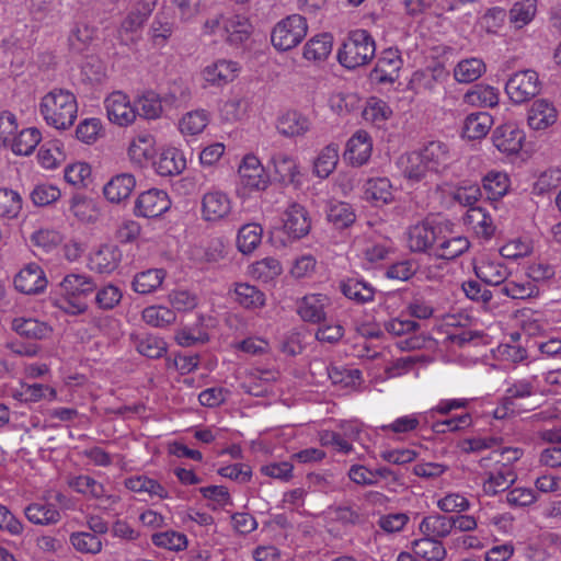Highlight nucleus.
Masks as SVG:
<instances>
[{
    "label": "nucleus",
    "instance_id": "5701e85b",
    "mask_svg": "<svg viewBox=\"0 0 561 561\" xmlns=\"http://www.w3.org/2000/svg\"><path fill=\"white\" fill-rule=\"evenodd\" d=\"M136 186V179L130 173L113 176L103 187L105 198L112 204L127 201Z\"/></svg>",
    "mask_w": 561,
    "mask_h": 561
},
{
    "label": "nucleus",
    "instance_id": "7ed1b4c3",
    "mask_svg": "<svg viewBox=\"0 0 561 561\" xmlns=\"http://www.w3.org/2000/svg\"><path fill=\"white\" fill-rule=\"evenodd\" d=\"M376 53L374 37L366 30L358 28L348 33L337 50L339 62L347 69L367 65Z\"/></svg>",
    "mask_w": 561,
    "mask_h": 561
},
{
    "label": "nucleus",
    "instance_id": "603ef678",
    "mask_svg": "<svg viewBox=\"0 0 561 561\" xmlns=\"http://www.w3.org/2000/svg\"><path fill=\"white\" fill-rule=\"evenodd\" d=\"M467 218L478 236L490 239L494 234L495 226L491 215L484 208L470 207Z\"/></svg>",
    "mask_w": 561,
    "mask_h": 561
},
{
    "label": "nucleus",
    "instance_id": "f8f14e48",
    "mask_svg": "<svg viewBox=\"0 0 561 561\" xmlns=\"http://www.w3.org/2000/svg\"><path fill=\"white\" fill-rule=\"evenodd\" d=\"M440 232V227L433 226L427 221L412 226L408 231L409 249L413 252H431L433 254Z\"/></svg>",
    "mask_w": 561,
    "mask_h": 561
},
{
    "label": "nucleus",
    "instance_id": "79ce46f5",
    "mask_svg": "<svg viewBox=\"0 0 561 561\" xmlns=\"http://www.w3.org/2000/svg\"><path fill=\"white\" fill-rule=\"evenodd\" d=\"M167 273L163 268H150L139 272L133 280V289L140 294L147 295L156 291L165 278Z\"/></svg>",
    "mask_w": 561,
    "mask_h": 561
},
{
    "label": "nucleus",
    "instance_id": "de8ad7c7",
    "mask_svg": "<svg viewBox=\"0 0 561 561\" xmlns=\"http://www.w3.org/2000/svg\"><path fill=\"white\" fill-rule=\"evenodd\" d=\"M42 139L39 129L30 127L21 130L18 136H13L11 142L12 151L19 156L31 154Z\"/></svg>",
    "mask_w": 561,
    "mask_h": 561
},
{
    "label": "nucleus",
    "instance_id": "ea45409f",
    "mask_svg": "<svg viewBox=\"0 0 561 561\" xmlns=\"http://www.w3.org/2000/svg\"><path fill=\"white\" fill-rule=\"evenodd\" d=\"M131 340L137 352L151 359L162 357L168 351L163 339L152 334H133Z\"/></svg>",
    "mask_w": 561,
    "mask_h": 561
},
{
    "label": "nucleus",
    "instance_id": "6e6d98bb",
    "mask_svg": "<svg viewBox=\"0 0 561 561\" xmlns=\"http://www.w3.org/2000/svg\"><path fill=\"white\" fill-rule=\"evenodd\" d=\"M209 123V115L204 110L186 113L180 121L179 127L183 135L195 136L201 134Z\"/></svg>",
    "mask_w": 561,
    "mask_h": 561
},
{
    "label": "nucleus",
    "instance_id": "4c0bfd02",
    "mask_svg": "<svg viewBox=\"0 0 561 561\" xmlns=\"http://www.w3.org/2000/svg\"><path fill=\"white\" fill-rule=\"evenodd\" d=\"M156 141L152 135L142 133L137 135L128 147L130 160L137 164H145L156 154Z\"/></svg>",
    "mask_w": 561,
    "mask_h": 561
},
{
    "label": "nucleus",
    "instance_id": "4468645a",
    "mask_svg": "<svg viewBox=\"0 0 561 561\" xmlns=\"http://www.w3.org/2000/svg\"><path fill=\"white\" fill-rule=\"evenodd\" d=\"M525 140L524 131L513 123L497 126L492 133L493 145L506 154L517 153Z\"/></svg>",
    "mask_w": 561,
    "mask_h": 561
},
{
    "label": "nucleus",
    "instance_id": "4d7b16f0",
    "mask_svg": "<svg viewBox=\"0 0 561 561\" xmlns=\"http://www.w3.org/2000/svg\"><path fill=\"white\" fill-rule=\"evenodd\" d=\"M263 229L257 224H247L239 229L238 249L242 253H251L261 243Z\"/></svg>",
    "mask_w": 561,
    "mask_h": 561
},
{
    "label": "nucleus",
    "instance_id": "c756f323",
    "mask_svg": "<svg viewBox=\"0 0 561 561\" xmlns=\"http://www.w3.org/2000/svg\"><path fill=\"white\" fill-rule=\"evenodd\" d=\"M411 550L417 559L424 561H444L447 557L443 541L428 536L411 541Z\"/></svg>",
    "mask_w": 561,
    "mask_h": 561
},
{
    "label": "nucleus",
    "instance_id": "3c124183",
    "mask_svg": "<svg viewBox=\"0 0 561 561\" xmlns=\"http://www.w3.org/2000/svg\"><path fill=\"white\" fill-rule=\"evenodd\" d=\"M339 161V147L330 144L324 147L313 163V172L318 178H328L335 169Z\"/></svg>",
    "mask_w": 561,
    "mask_h": 561
},
{
    "label": "nucleus",
    "instance_id": "c03bdc74",
    "mask_svg": "<svg viewBox=\"0 0 561 561\" xmlns=\"http://www.w3.org/2000/svg\"><path fill=\"white\" fill-rule=\"evenodd\" d=\"M404 176L413 182L425 181L430 183L436 172L430 169V165L425 163L422 154L419 151H414L408 157L407 165L403 170Z\"/></svg>",
    "mask_w": 561,
    "mask_h": 561
},
{
    "label": "nucleus",
    "instance_id": "f03ea898",
    "mask_svg": "<svg viewBox=\"0 0 561 561\" xmlns=\"http://www.w3.org/2000/svg\"><path fill=\"white\" fill-rule=\"evenodd\" d=\"M39 112L49 126L68 129L77 119L76 95L66 89H53L42 98Z\"/></svg>",
    "mask_w": 561,
    "mask_h": 561
},
{
    "label": "nucleus",
    "instance_id": "bf43d9fd",
    "mask_svg": "<svg viewBox=\"0 0 561 561\" xmlns=\"http://www.w3.org/2000/svg\"><path fill=\"white\" fill-rule=\"evenodd\" d=\"M22 209V198L13 190L0 188V218H16Z\"/></svg>",
    "mask_w": 561,
    "mask_h": 561
},
{
    "label": "nucleus",
    "instance_id": "4be33fe9",
    "mask_svg": "<svg viewBox=\"0 0 561 561\" xmlns=\"http://www.w3.org/2000/svg\"><path fill=\"white\" fill-rule=\"evenodd\" d=\"M340 291L350 300L358 305L375 299L376 290L373 285L360 277H345L339 282Z\"/></svg>",
    "mask_w": 561,
    "mask_h": 561
},
{
    "label": "nucleus",
    "instance_id": "a878e982",
    "mask_svg": "<svg viewBox=\"0 0 561 561\" xmlns=\"http://www.w3.org/2000/svg\"><path fill=\"white\" fill-rule=\"evenodd\" d=\"M554 105L545 99L536 100L528 112V125L531 129L542 130L557 122Z\"/></svg>",
    "mask_w": 561,
    "mask_h": 561
},
{
    "label": "nucleus",
    "instance_id": "aec40b11",
    "mask_svg": "<svg viewBox=\"0 0 561 561\" xmlns=\"http://www.w3.org/2000/svg\"><path fill=\"white\" fill-rule=\"evenodd\" d=\"M122 261V251L115 244H103L89 259L90 270L100 274L115 271Z\"/></svg>",
    "mask_w": 561,
    "mask_h": 561
},
{
    "label": "nucleus",
    "instance_id": "9b49d317",
    "mask_svg": "<svg viewBox=\"0 0 561 561\" xmlns=\"http://www.w3.org/2000/svg\"><path fill=\"white\" fill-rule=\"evenodd\" d=\"M238 173L240 184L250 192L263 191L267 187L268 176L260 160L253 154H248L243 158Z\"/></svg>",
    "mask_w": 561,
    "mask_h": 561
},
{
    "label": "nucleus",
    "instance_id": "2f4dec72",
    "mask_svg": "<svg viewBox=\"0 0 561 561\" xmlns=\"http://www.w3.org/2000/svg\"><path fill=\"white\" fill-rule=\"evenodd\" d=\"M154 168L161 176H173L180 174L186 168V160L179 149L167 148L154 161Z\"/></svg>",
    "mask_w": 561,
    "mask_h": 561
},
{
    "label": "nucleus",
    "instance_id": "cd10ccee",
    "mask_svg": "<svg viewBox=\"0 0 561 561\" xmlns=\"http://www.w3.org/2000/svg\"><path fill=\"white\" fill-rule=\"evenodd\" d=\"M239 69L236 61L220 59L205 67L202 73L206 82L213 85H224L237 77Z\"/></svg>",
    "mask_w": 561,
    "mask_h": 561
},
{
    "label": "nucleus",
    "instance_id": "69168bd1",
    "mask_svg": "<svg viewBox=\"0 0 561 561\" xmlns=\"http://www.w3.org/2000/svg\"><path fill=\"white\" fill-rule=\"evenodd\" d=\"M151 540L157 547L174 551L182 550L187 545L186 536L174 530L153 534Z\"/></svg>",
    "mask_w": 561,
    "mask_h": 561
},
{
    "label": "nucleus",
    "instance_id": "393cba45",
    "mask_svg": "<svg viewBox=\"0 0 561 561\" xmlns=\"http://www.w3.org/2000/svg\"><path fill=\"white\" fill-rule=\"evenodd\" d=\"M454 529L453 516L434 513L422 518L419 530L423 536H428L433 539L447 538Z\"/></svg>",
    "mask_w": 561,
    "mask_h": 561
},
{
    "label": "nucleus",
    "instance_id": "1a4fd4ad",
    "mask_svg": "<svg viewBox=\"0 0 561 561\" xmlns=\"http://www.w3.org/2000/svg\"><path fill=\"white\" fill-rule=\"evenodd\" d=\"M170 206L171 201L167 192L151 188L136 198L134 214L138 217L156 218L164 214Z\"/></svg>",
    "mask_w": 561,
    "mask_h": 561
},
{
    "label": "nucleus",
    "instance_id": "dca6fc26",
    "mask_svg": "<svg viewBox=\"0 0 561 561\" xmlns=\"http://www.w3.org/2000/svg\"><path fill=\"white\" fill-rule=\"evenodd\" d=\"M476 276L486 285L501 287L511 272L501 260L481 257L473 265Z\"/></svg>",
    "mask_w": 561,
    "mask_h": 561
},
{
    "label": "nucleus",
    "instance_id": "a211bd4d",
    "mask_svg": "<svg viewBox=\"0 0 561 561\" xmlns=\"http://www.w3.org/2000/svg\"><path fill=\"white\" fill-rule=\"evenodd\" d=\"M363 194L365 201L376 207L388 205L394 198L392 184L386 176L368 179L364 183Z\"/></svg>",
    "mask_w": 561,
    "mask_h": 561
},
{
    "label": "nucleus",
    "instance_id": "13d9d810",
    "mask_svg": "<svg viewBox=\"0 0 561 561\" xmlns=\"http://www.w3.org/2000/svg\"><path fill=\"white\" fill-rule=\"evenodd\" d=\"M510 187L507 174L499 171H491L483 178V188L488 198L497 199L506 194Z\"/></svg>",
    "mask_w": 561,
    "mask_h": 561
},
{
    "label": "nucleus",
    "instance_id": "09e8293b",
    "mask_svg": "<svg viewBox=\"0 0 561 561\" xmlns=\"http://www.w3.org/2000/svg\"><path fill=\"white\" fill-rule=\"evenodd\" d=\"M328 377L332 383L341 386L342 388L355 389L363 380V375L359 369L346 368L343 366H329L327 368Z\"/></svg>",
    "mask_w": 561,
    "mask_h": 561
},
{
    "label": "nucleus",
    "instance_id": "864d4df0",
    "mask_svg": "<svg viewBox=\"0 0 561 561\" xmlns=\"http://www.w3.org/2000/svg\"><path fill=\"white\" fill-rule=\"evenodd\" d=\"M68 485L76 492L91 499H101L105 495L104 485L87 474L70 478Z\"/></svg>",
    "mask_w": 561,
    "mask_h": 561
},
{
    "label": "nucleus",
    "instance_id": "473e14b6",
    "mask_svg": "<svg viewBox=\"0 0 561 561\" xmlns=\"http://www.w3.org/2000/svg\"><path fill=\"white\" fill-rule=\"evenodd\" d=\"M174 31V19L165 11H159L150 25L149 36L157 47H164Z\"/></svg>",
    "mask_w": 561,
    "mask_h": 561
},
{
    "label": "nucleus",
    "instance_id": "58836bf2",
    "mask_svg": "<svg viewBox=\"0 0 561 561\" xmlns=\"http://www.w3.org/2000/svg\"><path fill=\"white\" fill-rule=\"evenodd\" d=\"M327 219L336 229H346L356 220L353 207L340 201H330L325 207Z\"/></svg>",
    "mask_w": 561,
    "mask_h": 561
},
{
    "label": "nucleus",
    "instance_id": "c85d7f7f",
    "mask_svg": "<svg viewBox=\"0 0 561 561\" xmlns=\"http://www.w3.org/2000/svg\"><path fill=\"white\" fill-rule=\"evenodd\" d=\"M222 30L227 42L231 45H240L250 37L253 27L247 16L234 14L224 18Z\"/></svg>",
    "mask_w": 561,
    "mask_h": 561
},
{
    "label": "nucleus",
    "instance_id": "f704fd0d",
    "mask_svg": "<svg viewBox=\"0 0 561 561\" xmlns=\"http://www.w3.org/2000/svg\"><path fill=\"white\" fill-rule=\"evenodd\" d=\"M517 476L511 466L501 465L500 468L491 471L483 482V491L486 495H495L507 490L516 480Z\"/></svg>",
    "mask_w": 561,
    "mask_h": 561
},
{
    "label": "nucleus",
    "instance_id": "423d86ee",
    "mask_svg": "<svg viewBox=\"0 0 561 561\" xmlns=\"http://www.w3.org/2000/svg\"><path fill=\"white\" fill-rule=\"evenodd\" d=\"M540 89L538 73L531 69L513 73L505 84V91L515 104L528 102L540 92Z\"/></svg>",
    "mask_w": 561,
    "mask_h": 561
},
{
    "label": "nucleus",
    "instance_id": "0eeeda50",
    "mask_svg": "<svg viewBox=\"0 0 561 561\" xmlns=\"http://www.w3.org/2000/svg\"><path fill=\"white\" fill-rule=\"evenodd\" d=\"M232 199L219 188H210L201 199V216L206 222L217 224L227 220L232 214Z\"/></svg>",
    "mask_w": 561,
    "mask_h": 561
},
{
    "label": "nucleus",
    "instance_id": "5fc2aeb1",
    "mask_svg": "<svg viewBox=\"0 0 561 561\" xmlns=\"http://www.w3.org/2000/svg\"><path fill=\"white\" fill-rule=\"evenodd\" d=\"M512 299H528L538 295V288L531 280H505L497 289Z\"/></svg>",
    "mask_w": 561,
    "mask_h": 561
},
{
    "label": "nucleus",
    "instance_id": "6e6552de",
    "mask_svg": "<svg viewBox=\"0 0 561 561\" xmlns=\"http://www.w3.org/2000/svg\"><path fill=\"white\" fill-rule=\"evenodd\" d=\"M156 4L157 0H139L131 7L118 28V36L122 43L127 45L135 42V34L142 27Z\"/></svg>",
    "mask_w": 561,
    "mask_h": 561
},
{
    "label": "nucleus",
    "instance_id": "c9c22d12",
    "mask_svg": "<svg viewBox=\"0 0 561 561\" xmlns=\"http://www.w3.org/2000/svg\"><path fill=\"white\" fill-rule=\"evenodd\" d=\"M469 248L470 242L466 237L457 236L445 238L439 234L433 255L437 259L450 261L462 255Z\"/></svg>",
    "mask_w": 561,
    "mask_h": 561
},
{
    "label": "nucleus",
    "instance_id": "412c9836",
    "mask_svg": "<svg viewBox=\"0 0 561 561\" xmlns=\"http://www.w3.org/2000/svg\"><path fill=\"white\" fill-rule=\"evenodd\" d=\"M401 67L402 59L398 49H386L377 60L373 78L380 83H392L397 80Z\"/></svg>",
    "mask_w": 561,
    "mask_h": 561
},
{
    "label": "nucleus",
    "instance_id": "49530a36",
    "mask_svg": "<svg viewBox=\"0 0 561 561\" xmlns=\"http://www.w3.org/2000/svg\"><path fill=\"white\" fill-rule=\"evenodd\" d=\"M537 12V0H516L508 12L510 23L515 28L529 24Z\"/></svg>",
    "mask_w": 561,
    "mask_h": 561
},
{
    "label": "nucleus",
    "instance_id": "0e129e2a",
    "mask_svg": "<svg viewBox=\"0 0 561 561\" xmlns=\"http://www.w3.org/2000/svg\"><path fill=\"white\" fill-rule=\"evenodd\" d=\"M142 319L152 327L163 328L175 321V313L168 307L150 306L142 311Z\"/></svg>",
    "mask_w": 561,
    "mask_h": 561
},
{
    "label": "nucleus",
    "instance_id": "ddd939ff",
    "mask_svg": "<svg viewBox=\"0 0 561 561\" xmlns=\"http://www.w3.org/2000/svg\"><path fill=\"white\" fill-rule=\"evenodd\" d=\"M331 299L325 294H308L297 302V313L305 322L321 323L327 319L325 309Z\"/></svg>",
    "mask_w": 561,
    "mask_h": 561
},
{
    "label": "nucleus",
    "instance_id": "8fccbe9b",
    "mask_svg": "<svg viewBox=\"0 0 561 561\" xmlns=\"http://www.w3.org/2000/svg\"><path fill=\"white\" fill-rule=\"evenodd\" d=\"M236 301L245 309H259L265 305V295L259 288L240 283L234 288Z\"/></svg>",
    "mask_w": 561,
    "mask_h": 561
},
{
    "label": "nucleus",
    "instance_id": "6ab92c4d",
    "mask_svg": "<svg viewBox=\"0 0 561 561\" xmlns=\"http://www.w3.org/2000/svg\"><path fill=\"white\" fill-rule=\"evenodd\" d=\"M25 518L33 525L53 526L61 520V513L54 503L36 501L23 510Z\"/></svg>",
    "mask_w": 561,
    "mask_h": 561
},
{
    "label": "nucleus",
    "instance_id": "052dcab7",
    "mask_svg": "<svg viewBox=\"0 0 561 561\" xmlns=\"http://www.w3.org/2000/svg\"><path fill=\"white\" fill-rule=\"evenodd\" d=\"M71 546L81 553L96 554L102 550V541L90 531H78L70 535Z\"/></svg>",
    "mask_w": 561,
    "mask_h": 561
},
{
    "label": "nucleus",
    "instance_id": "680f3d73",
    "mask_svg": "<svg viewBox=\"0 0 561 561\" xmlns=\"http://www.w3.org/2000/svg\"><path fill=\"white\" fill-rule=\"evenodd\" d=\"M48 396L54 398L56 396L55 390L42 383H23L21 388L13 393L15 399L23 402H37Z\"/></svg>",
    "mask_w": 561,
    "mask_h": 561
},
{
    "label": "nucleus",
    "instance_id": "e2e57ef3",
    "mask_svg": "<svg viewBox=\"0 0 561 561\" xmlns=\"http://www.w3.org/2000/svg\"><path fill=\"white\" fill-rule=\"evenodd\" d=\"M134 106L137 111V115L147 119L158 118L162 113L161 101L159 96L151 91L142 94Z\"/></svg>",
    "mask_w": 561,
    "mask_h": 561
},
{
    "label": "nucleus",
    "instance_id": "f3484780",
    "mask_svg": "<svg viewBox=\"0 0 561 561\" xmlns=\"http://www.w3.org/2000/svg\"><path fill=\"white\" fill-rule=\"evenodd\" d=\"M47 286V279L42 267L36 263L27 264L14 277V287L20 293L35 295Z\"/></svg>",
    "mask_w": 561,
    "mask_h": 561
},
{
    "label": "nucleus",
    "instance_id": "37998d69",
    "mask_svg": "<svg viewBox=\"0 0 561 561\" xmlns=\"http://www.w3.org/2000/svg\"><path fill=\"white\" fill-rule=\"evenodd\" d=\"M485 64L477 57L460 60L454 68V78L460 83H471L485 72Z\"/></svg>",
    "mask_w": 561,
    "mask_h": 561
},
{
    "label": "nucleus",
    "instance_id": "2eb2a0df",
    "mask_svg": "<svg viewBox=\"0 0 561 561\" xmlns=\"http://www.w3.org/2000/svg\"><path fill=\"white\" fill-rule=\"evenodd\" d=\"M373 140L366 130H357L347 141L344 159L353 167L366 164L371 156Z\"/></svg>",
    "mask_w": 561,
    "mask_h": 561
},
{
    "label": "nucleus",
    "instance_id": "338daca9",
    "mask_svg": "<svg viewBox=\"0 0 561 561\" xmlns=\"http://www.w3.org/2000/svg\"><path fill=\"white\" fill-rule=\"evenodd\" d=\"M122 298V290L113 284H107L96 291L95 304L102 310H112L121 302Z\"/></svg>",
    "mask_w": 561,
    "mask_h": 561
},
{
    "label": "nucleus",
    "instance_id": "9d476101",
    "mask_svg": "<svg viewBox=\"0 0 561 561\" xmlns=\"http://www.w3.org/2000/svg\"><path fill=\"white\" fill-rule=\"evenodd\" d=\"M104 106L108 119L118 126H127L137 117L135 106L130 103L129 98L121 91L111 93L105 99Z\"/></svg>",
    "mask_w": 561,
    "mask_h": 561
},
{
    "label": "nucleus",
    "instance_id": "20e7f679",
    "mask_svg": "<svg viewBox=\"0 0 561 561\" xmlns=\"http://www.w3.org/2000/svg\"><path fill=\"white\" fill-rule=\"evenodd\" d=\"M308 24L305 16L291 14L280 20L273 28L271 41L279 51L296 47L306 37Z\"/></svg>",
    "mask_w": 561,
    "mask_h": 561
},
{
    "label": "nucleus",
    "instance_id": "7c9ffc66",
    "mask_svg": "<svg viewBox=\"0 0 561 561\" xmlns=\"http://www.w3.org/2000/svg\"><path fill=\"white\" fill-rule=\"evenodd\" d=\"M499 90L482 83L471 87L462 98L463 104L473 107H494L499 104Z\"/></svg>",
    "mask_w": 561,
    "mask_h": 561
},
{
    "label": "nucleus",
    "instance_id": "e433bc0d",
    "mask_svg": "<svg viewBox=\"0 0 561 561\" xmlns=\"http://www.w3.org/2000/svg\"><path fill=\"white\" fill-rule=\"evenodd\" d=\"M271 162L274 167L277 180L284 184L298 183L299 170L296 159L285 152H276L272 156Z\"/></svg>",
    "mask_w": 561,
    "mask_h": 561
},
{
    "label": "nucleus",
    "instance_id": "a18cd8bd",
    "mask_svg": "<svg viewBox=\"0 0 561 561\" xmlns=\"http://www.w3.org/2000/svg\"><path fill=\"white\" fill-rule=\"evenodd\" d=\"M12 330L21 336L34 340L45 339L51 331L45 322H41L33 318L13 319Z\"/></svg>",
    "mask_w": 561,
    "mask_h": 561
},
{
    "label": "nucleus",
    "instance_id": "72a5a7b5",
    "mask_svg": "<svg viewBox=\"0 0 561 561\" xmlns=\"http://www.w3.org/2000/svg\"><path fill=\"white\" fill-rule=\"evenodd\" d=\"M333 47V37L329 33H321L311 37L304 46L302 56L308 61L321 62L327 60Z\"/></svg>",
    "mask_w": 561,
    "mask_h": 561
},
{
    "label": "nucleus",
    "instance_id": "39448f33",
    "mask_svg": "<svg viewBox=\"0 0 561 561\" xmlns=\"http://www.w3.org/2000/svg\"><path fill=\"white\" fill-rule=\"evenodd\" d=\"M311 229V219L307 209L297 203H293L287 207L283 214V227L276 231L273 238L276 240L278 234H284L285 238L279 237V242L286 245L306 237Z\"/></svg>",
    "mask_w": 561,
    "mask_h": 561
},
{
    "label": "nucleus",
    "instance_id": "bb28decb",
    "mask_svg": "<svg viewBox=\"0 0 561 561\" xmlns=\"http://www.w3.org/2000/svg\"><path fill=\"white\" fill-rule=\"evenodd\" d=\"M276 128L285 137H299L310 129V121L297 111H287L277 117Z\"/></svg>",
    "mask_w": 561,
    "mask_h": 561
},
{
    "label": "nucleus",
    "instance_id": "a19ab883",
    "mask_svg": "<svg viewBox=\"0 0 561 561\" xmlns=\"http://www.w3.org/2000/svg\"><path fill=\"white\" fill-rule=\"evenodd\" d=\"M492 125L493 117L489 113H471L465 119L463 136L469 139H481L488 135Z\"/></svg>",
    "mask_w": 561,
    "mask_h": 561
},
{
    "label": "nucleus",
    "instance_id": "b1692460",
    "mask_svg": "<svg viewBox=\"0 0 561 561\" xmlns=\"http://www.w3.org/2000/svg\"><path fill=\"white\" fill-rule=\"evenodd\" d=\"M419 152L437 175L447 170L451 160L448 145L439 140L427 142Z\"/></svg>",
    "mask_w": 561,
    "mask_h": 561
},
{
    "label": "nucleus",
    "instance_id": "774afa93",
    "mask_svg": "<svg viewBox=\"0 0 561 561\" xmlns=\"http://www.w3.org/2000/svg\"><path fill=\"white\" fill-rule=\"evenodd\" d=\"M94 37V30L87 24H76L69 35V45L73 51H83Z\"/></svg>",
    "mask_w": 561,
    "mask_h": 561
},
{
    "label": "nucleus",
    "instance_id": "f257e3e1",
    "mask_svg": "<svg viewBox=\"0 0 561 561\" xmlns=\"http://www.w3.org/2000/svg\"><path fill=\"white\" fill-rule=\"evenodd\" d=\"M95 289L96 283L90 275L70 273L53 287L49 301L67 314H82L88 310V298Z\"/></svg>",
    "mask_w": 561,
    "mask_h": 561
}]
</instances>
